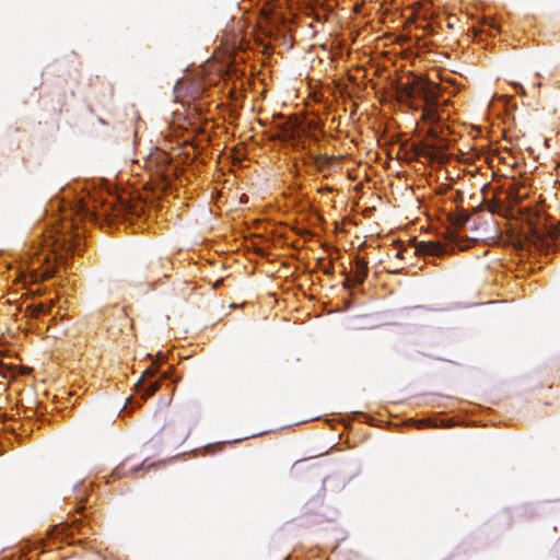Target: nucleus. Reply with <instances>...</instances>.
I'll use <instances>...</instances> for the list:
<instances>
[{"instance_id": "f257e3e1", "label": "nucleus", "mask_w": 560, "mask_h": 560, "mask_svg": "<svg viewBox=\"0 0 560 560\" xmlns=\"http://www.w3.org/2000/svg\"><path fill=\"white\" fill-rule=\"evenodd\" d=\"M559 233L556 228H550L545 233H536L534 243L541 252L549 254L556 246Z\"/></svg>"}, {"instance_id": "f03ea898", "label": "nucleus", "mask_w": 560, "mask_h": 560, "mask_svg": "<svg viewBox=\"0 0 560 560\" xmlns=\"http://www.w3.org/2000/svg\"><path fill=\"white\" fill-rule=\"evenodd\" d=\"M158 372L156 368H149L144 371L142 378L138 382L137 388L139 392L143 394V397H148L153 395L158 388L159 383L158 382H145V378H151L155 375Z\"/></svg>"}, {"instance_id": "7ed1b4c3", "label": "nucleus", "mask_w": 560, "mask_h": 560, "mask_svg": "<svg viewBox=\"0 0 560 560\" xmlns=\"http://www.w3.org/2000/svg\"><path fill=\"white\" fill-rule=\"evenodd\" d=\"M416 254L442 256L446 253L444 245L438 242H420L415 248Z\"/></svg>"}, {"instance_id": "20e7f679", "label": "nucleus", "mask_w": 560, "mask_h": 560, "mask_svg": "<svg viewBox=\"0 0 560 560\" xmlns=\"http://www.w3.org/2000/svg\"><path fill=\"white\" fill-rule=\"evenodd\" d=\"M415 93L424 100L427 106H431L436 98V93L429 84L419 85L416 88Z\"/></svg>"}, {"instance_id": "39448f33", "label": "nucleus", "mask_w": 560, "mask_h": 560, "mask_svg": "<svg viewBox=\"0 0 560 560\" xmlns=\"http://www.w3.org/2000/svg\"><path fill=\"white\" fill-rule=\"evenodd\" d=\"M368 275V264L361 259L355 261L354 280L355 283L360 284L364 281Z\"/></svg>"}, {"instance_id": "423d86ee", "label": "nucleus", "mask_w": 560, "mask_h": 560, "mask_svg": "<svg viewBox=\"0 0 560 560\" xmlns=\"http://www.w3.org/2000/svg\"><path fill=\"white\" fill-rule=\"evenodd\" d=\"M468 219H469L468 214H466V213H460V214H458V217H457V219H456V221H455V224H456L457 226L462 228L463 225H465V224H466V222L468 221Z\"/></svg>"}, {"instance_id": "0eeeda50", "label": "nucleus", "mask_w": 560, "mask_h": 560, "mask_svg": "<svg viewBox=\"0 0 560 560\" xmlns=\"http://www.w3.org/2000/svg\"><path fill=\"white\" fill-rule=\"evenodd\" d=\"M35 312H36V314L45 313L46 312L45 306L43 304L37 305Z\"/></svg>"}, {"instance_id": "6e6552de", "label": "nucleus", "mask_w": 560, "mask_h": 560, "mask_svg": "<svg viewBox=\"0 0 560 560\" xmlns=\"http://www.w3.org/2000/svg\"><path fill=\"white\" fill-rule=\"evenodd\" d=\"M515 89H516L517 92H520L522 94H525V90H524V88L521 84H515Z\"/></svg>"}, {"instance_id": "1a4fd4ad", "label": "nucleus", "mask_w": 560, "mask_h": 560, "mask_svg": "<svg viewBox=\"0 0 560 560\" xmlns=\"http://www.w3.org/2000/svg\"><path fill=\"white\" fill-rule=\"evenodd\" d=\"M404 253H407V249L398 252L397 256L398 257H404Z\"/></svg>"}, {"instance_id": "9d476101", "label": "nucleus", "mask_w": 560, "mask_h": 560, "mask_svg": "<svg viewBox=\"0 0 560 560\" xmlns=\"http://www.w3.org/2000/svg\"><path fill=\"white\" fill-rule=\"evenodd\" d=\"M427 116H429V117H430V119H433V114H432L431 112H428V113H427Z\"/></svg>"}]
</instances>
